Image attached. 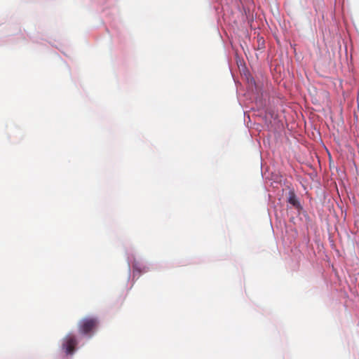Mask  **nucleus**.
Masks as SVG:
<instances>
[{"mask_svg": "<svg viewBox=\"0 0 359 359\" xmlns=\"http://www.w3.org/2000/svg\"><path fill=\"white\" fill-rule=\"evenodd\" d=\"M97 324L98 320L97 318H85L79 323V332L82 334H89L96 329Z\"/></svg>", "mask_w": 359, "mask_h": 359, "instance_id": "f257e3e1", "label": "nucleus"}, {"mask_svg": "<svg viewBox=\"0 0 359 359\" xmlns=\"http://www.w3.org/2000/svg\"><path fill=\"white\" fill-rule=\"evenodd\" d=\"M288 202L294 205V207L299 206V203L294 192H290V196L288 198Z\"/></svg>", "mask_w": 359, "mask_h": 359, "instance_id": "7ed1b4c3", "label": "nucleus"}, {"mask_svg": "<svg viewBox=\"0 0 359 359\" xmlns=\"http://www.w3.org/2000/svg\"><path fill=\"white\" fill-rule=\"evenodd\" d=\"M77 344L76 337L72 334H68L62 339V349L67 355H72Z\"/></svg>", "mask_w": 359, "mask_h": 359, "instance_id": "f03ea898", "label": "nucleus"}]
</instances>
